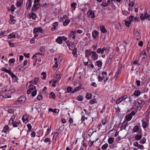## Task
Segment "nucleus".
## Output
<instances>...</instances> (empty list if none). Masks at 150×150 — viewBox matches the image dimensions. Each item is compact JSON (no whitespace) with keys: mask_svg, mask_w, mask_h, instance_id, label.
<instances>
[{"mask_svg":"<svg viewBox=\"0 0 150 150\" xmlns=\"http://www.w3.org/2000/svg\"><path fill=\"white\" fill-rule=\"evenodd\" d=\"M58 25V22H55L53 24L52 26L53 27L56 28V27Z\"/></svg>","mask_w":150,"mask_h":150,"instance_id":"69168bd1","label":"nucleus"},{"mask_svg":"<svg viewBox=\"0 0 150 150\" xmlns=\"http://www.w3.org/2000/svg\"><path fill=\"white\" fill-rule=\"evenodd\" d=\"M70 22V20L69 19H66L65 22L63 23V25L64 26H66L68 25Z\"/></svg>","mask_w":150,"mask_h":150,"instance_id":"c756f323","label":"nucleus"},{"mask_svg":"<svg viewBox=\"0 0 150 150\" xmlns=\"http://www.w3.org/2000/svg\"><path fill=\"white\" fill-rule=\"evenodd\" d=\"M146 55V53L145 52V51H144V52H142L140 54L139 57H143L142 58H144L145 57H144V56H143L145 55Z\"/></svg>","mask_w":150,"mask_h":150,"instance_id":"de8ad7c7","label":"nucleus"},{"mask_svg":"<svg viewBox=\"0 0 150 150\" xmlns=\"http://www.w3.org/2000/svg\"><path fill=\"white\" fill-rule=\"evenodd\" d=\"M9 36H11V38H16L18 36V34L16 33H13L10 34Z\"/></svg>","mask_w":150,"mask_h":150,"instance_id":"393cba45","label":"nucleus"},{"mask_svg":"<svg viewBox=\"0 0 150 150\" xmlns=\"http://www.w3.org/2000/svg\"><path fill=\"white\" fill-rule=\"evenodd\" d=\"M50 141L51 140L50 138H46L44 141V142L46 143L47 142H50L49 144H50Z\"/></svg>","mask_w":150,"mask_h":150,"instance_id":"79ce46f5","label":"nucleus"},{"mask_svg":"<svg viewBox=\"0 0 150 150\" xmlns=\"http://www.w3.org/2000/svg\"><path fill=\"white\" fill-rule=\"evenodd\" d=\"M134 95L136 96H138L140 94V92L139 90H135L134 93Z\"/></svg>","mask_w":150,"mask_h":150,"instance_id":"f704fd0d","label":"nucleus"},{"mask_svg":"<svg viewBox=\"0 0 150 150\" xmlns=\"http://www.w3.org/2000/svg\"><path fill=\"white\" fill-rule=\"evenodd\" d=\"M55 78H56L57 80L59 81L61 78L60 74H57L55 76Z\"/></svg>","mask_w":150,"mask_h":150,"instance_id":"ea45409f","label":"nucleus"},{"mask_svg":"<svg viewBox=\"0 0 150 150\" xmlns=\"http://www.w3.org/2000/svg\"><path fill=\"white\" fill-rule=\"evenodd\" d=\"M107 74V73L106 71H103L101 74H100L98 77L99 81H101L103 80L104 79L105 76Z\"/></svg>","mask_w":150,"mask_h":150,"instance_id":"20e7f679","label":"nucleus"},{"mask_svg":"<svg viewBox=\"0 0 150 150\" xmlns=\"http://www.w3.org/2000/svg\"><path fill=\"white\" fill-rule=\"evenodd\" d=\"M70 37L71 38H75V35H74V31H72L70 32L69 35Z\"/></svg>","mask_w":150,"mask_h":150,"instance_id":"a19ab883","label":"nucleus"},{"mask_svg":"<svg viewBox=\"0 0 150 150\" xmlns=\"http://www.w3.org/2000/svg\"><path fill=\"white\" fill-rule=\"evenodd\" d=\"M23 4V0H19L17 1L16 6L17 7H19L21 6H22Z\"/></svg>","mask_w":150,"mask_h":150,"instance_id":"f3484780","label":"nucleus"},{"mask_svg":"<svg viewBox=\"0 0 150 150\" xmlns=\"http://www.w3.org/2000/svg\"><path fill=\"white\" fill-rule=\"evenodd\" d=\"M16 117V115L15 114L11 116V119L9 120V122L10 121H11L12 122L14 121V120L15 119V117Z\"/></svg>","mask_w":150,"mask_h":150,"instance_id":"a18cd8bd","label":"nucleus"},{"mask_svg":"<svg viewBox=\"0 0 150 150\" xmlns=\"http://www.w3.org/2000/svg\"><path fill=\"white\" fill-rule=\"evenodd\" d=\"M15 60L14 59L12 58L9 59L8 62L9 64L10 65L12 63H13L15 62Z\"/></svg>","mask_w":150,"mask_h":150,"instance_id":"c03bdc74","label":"nucleus"},{"mask_svg":"<svg viewBox=\"0 0 150 150\" xmlns=\"http://www.w3.org/2000/svg\"><path fill=\"white\" fill-rule=\"evenodd\" d=\"M108 142L109 144H112L114 142V139L112 137H109L108 139Z\"/></svg>","mask_w":150,"mask_h":150,"instance_id":"cd10ccee","label":"nucleus"},{"mask_svg":"<svg viewBox=\"0 0 150 150\" xmlns=\"http://www.w3.org/2000/svg\"><path fill=\"white\" fill-rule=\"evenodd\" d=\"M100 29L101 32H103V33H104L107 32L106 29L105 28L103 25H101L100 26Z\"/></svg>","mask_w":150,"mask_h":150,"instance_id":"412c9836","label":"nucleus"},{"mask_svg":"<svg viewBox=\"0 0 150 150\" xmlns=\"http://www.w3.org/2000/svg\"><path fill=\"white\" fill-rule=\"evenodd\" d=\"M29 90L27 91V93L28 94H29L31 93L34 90H35V87L32 84H30L29 85L28 87Z\"/></svg>","mask_w":150,"mask_h":150,"instance_id":"0eeeda50","label":"nucleus"},{"mask_svg":"<svg viewBox=\"0 0 150 150\" xmlns=\"http://www.w3.org/2000/svg\"><path fill=\"white\" fill-rule=\"evenodd\" d=\"M95 65L100 67L102 66V63L100 60L97 61L96 62Z\"/></svg>","mask_w":150,"mask_h":150,"instance_id":"aec40b11","label":"nucleus"},{"mask_svg":"<svg viewBox=\"0 0 150 150\" xmlns=\"http://www.w3.org/2000/svg\"><path fill=\"white\" fill-rule=\"evenodd\" d=\"M132 118V116L129 114H128L126 116V120L128 121H129Z\"/></svg>","mask_w":150,"mask_h":150,"instance_id":"a878e982","label":"nucleus"},{"mask_svg":"<svg viewBox=\"0 0 150 150\" xmlns=\"http://www.w3.org/2000/svg\"><path fill=\"white\" fill-rule=\"evenodd\" d=\"M76 99L79 101H82L83 100V97L81 95L78 96L77 97Z\"/></svg>","mask_w":150,"mask_h":150,"instance_id":"e433bc0d","label":"nucleus"},{"mask_svg":"<svg viewBox=\"0 0 150 150\" xmlns=\"http://www.w3.org/2000/svg\"><path fill=\"white\" fill-rule=\"evenodd\" d=\"M142 125L143 128H145L147 127V124L146 122H142Z\"/></svg>","mask_w":150,"mask_h":150,"instance_id":"680f3d73","label":"nucleus"},{"mask_svg":"<svg viewBox=\"0 0 150 150\" xmlns=\"http://www.w3.org/2000/svg\"><path fill=\"white\" fill-rule=\"evenodd\" d=\"M63 39L62 38H57L56 41V42L59 44H62L63 42V40L64 41L67 40V38H63Z\"/></svg>","mask_w":150,"mask_h":150,"instance_id":"ddd939ff","label":"nucleus"},{"mask_svg":"<svg viewBox=\"0 0 150 150\" xmlns=\"http://www.w3.org/2000/svg\"><path fill=\"white\" fill-rule=\"evenodd\" d=\"M136 66H137L139 69L140 68L141 66V65L138 64V61L137 60H135L133 62V65L131 69V71H133L134 70H135L136 69V68L134 69Z\"/></svg>","mask_w":150,"mask_h":150,"instance_id":"7ed1b4c3","label":"nucleus"},{"mask_svg":"<svg viewBox=\"0 0 150 150\" xmlns=\"http://www.w3.org/2000/svg\"><path fill=\"white\" fill-rule=\"evenodd\" d=\"M38 54H40L41 55V56H44V54L43 53H41L40 52H38L37 53H36L35 54H34L32 57V58H34L35 57H37V55H38Z\"/></svg>","mask_w":150,"mask_h":150,"instance_id":"58836bf2","label":"nucleus"},{"mask_svg":"<svg viewBox=\"0 0 150 150\" xmlns=\"http://www.w3.org/2000/svg\"><path fill=\"white\" fill-rule=\"evenodd\" d=\"M2 71L5 72H6L8 73L11 77L12 78H16V76L11 71L8 70L6 68L4 67L2 68L1 69Z\"/></svg>","mask_w":150,"mask_h":150,"instance_id":"f03ea898","label":"nucleus"},{"mask_svg":"<svg viewBox=\"0 0 150 150\" xmlns=\"http://www.w3.org/2000/svg\"><path fill=\"white\" fill-rule=\"evenodd\" d=\"M81 89V87L80 86H77L74 88L73 90L72 93H74L80 90Z\"/></svg>","mask_w":150,"mask_h":150,"instance_id":"bb28decb","label":"nucleus"},{"mask_svg":"<svg viewBox=\"0 0 150 150\" xmlns=\"http://www.w3.org/2000/svg\"><path fill=\"white\" fill-rule=\"evenodd\" d=\"M40 6V5L38 4H35L32 7V10L35 11L37 10Z\"/></svg>","mask_w":150,"mask_h":150,"instance_id":"9d476101","label":"nucleus"},{"mask_svg":"<svg viewBox=\"0 0 150 150\" xmlns=\"http://www.w3.org/2000/svg\"><path fill=\"white\" fill-rule=\"evenodd\" d=\"M27 125L28 128V130L30 131L31 130L32 128L31 125L30 124H28Z\"/></svg>","mask_w":150,"mask_h":150,"instance_id":"338daca9","label":"nucleus"},{"mask_svg":"<svg viewBox=\"0 0 150 150\" xmlns=\"http://www.w3.org/2000/svg\"><path fill=\"white\" fill-rule=\"evenodd\" d=\"M30 17H31L33 19H35L37 17L36 14L35 13H32L29 15Z\"/></svg>","mask_w":150,"mask_h":150,"instance_id":"7c9ffc66","label":"nucleus"},{"mask_svg":"<svg viewBox=\"0 0 150 150\" xmlns=\"http://www.w3.org/2000/svg\"><path fill=\"white\" fill-rule=\"evenodd\" d=\"M88 15L89 17L91 18H94L95 17V15L94 12L91 10H89L88 12Z\"/></svg>","mask_w":150,"mask_h":150,"instance_id":"9b49d317","label":"nucleus"},{"mask_svg":"<svg viewBox=\"0 0 150 150\" xmlns=\"http://www.w3.org/2000/svg\"><path fill=\"white\" fill-rule=\"evenodd\" d=\"M16 20H14L13 17H11L9 21V23L11 24H14L16 23Z\"/></svg>","mask_w":150,"mask_h":150,"instance_id":"6ab92c4d","label":"nucleus"},{"mask_svg":"<svg viewBox=\"0 0 150 150\" xmlns=\"http://www.w3.org/2000/svg\"><path fill=\"white\" fill-rule=\"evenodd\" d=\"M94 143V142L92 141L91 140L89 141L88 143V144L89 145V147H90Z\"/></svg>","mask_w":150,"mask_h":150,"instance_id":"49530a36","label":"nucleus"},{"mask_svg":"<svg viewBox=\"0 0 150 150\" xmlns=\"http://www.w3.org/2000/svg\"><path fill=\"white\" fill-rule=\"evenodd\" d=\"M72 90V88L71 87L69 86L68 87L67 89V92L68 93H70L71 92Z\"/></svg>","mask_w":150,"mask_h":150,"instance_id":"e2e57ef3","label":"nucleus"},{"mask_svg":"<svg viewBox=\"0 0 150 150\" xmlns=\"http://www.w3.org/2000/svg\"><path fill=\"white\" fill-rule=\"evenodd\" d=\"M43 31V30L41 27L36 28L33 30V33L35 37H38L39 34L42 33Z\"/></svg>","mask_w":150,"mask_h":150,"instance_id":"f257e3e1","label":"nucleus"},{"mask_svg":"<svg viewBox=\"0 0 150 150\" xmlns=\"http://www.w3.org/2000/svg\"><path fill=\"white\" fill-rule=\"evenodd\" d=\"M108 144L107 143H105L102 146V149H105L108 147Z\"/></svg>","mask_w":150,"mask_h":150,"instance_id":"4c0bfd02","label":"nucleus"},{"mask_svg":"<svg viewBox=\"0 0 150 150\" xmlns=\"http://www.w3.org/2000/svg\"><path fill=\"white\" fill-rule=\"evenodd\" d=\"M37 93V91L36 90H34L32 93V96L34 97L35 96Z\"/></svg>","mask_w":150,"mask_h":150,"instance_id":"bf43d9fd","label":"nucleus"},{"mask_svg":"<svg viewBox=\"0 0 150 150\" xmlns=\"http://www.w3.org/2000/svg\"><path fill=\"white\" fill-rule=\"evenodd\" d=\"M142 137V135L139 134H137L135 136V139L137 140H139L140 139H141Z\"/></svg>","mask_w":150,"mask_h":150,"instance_id":"b1692460","label":"nucleus"},{"mask_svg":"<svg viewBox=\"0 0 150 150\" xmlns=\"http://www.w3.org/2000/svg\"><path fill=\"white\" fill-rule=\"evenodd\" d=\"M120 72V69H118L117 70V72H116L115 73V77H117V76L119 74V73Z\"/></svg>","mask_w":150,"mask_h":150,"instance_id":"774afa93","label":"nucleus"},{"mask_svg":"<svg viewBox=\"0 0 150 150\" xmlns=\"http://www.w3.org/2000/svg\"><path fill=\"white\" fill-rule=\"evenodd\" d=\"M140 17L142 20H144L146 18L145 13L144 14L142 13L140 15Z\"/></svg>","mask_w":150,"mask_h":150,"instance_id":"c9c22d12","label":"nucleus"},{"mask_svg":"<svg viewBox=\"0 0 150 150\" xmlns=\"http://www.w3.org/2000/svg\"><path fill=\"white\" fill-rule=\"evenodd\" d=\"M113 0H108L107 2L104 3H102L101 4V5L104 7L110 5V4L112 3Z\"/></svg>","mask_w":150,"mask_h":150,"instance_id":"6e6552de","label":"nucleus"},{"mask_svg":"<svg viewBox=\"0 0 150 150\" xmlns=\"http://www.w3.org/2000/svg\"><path fill=\"white\" fill-rule=\"evenodd\" d=\"M123 100V99L122 97H120L116 101V103L117 104H119Z\"/></svg>","mask_w":150,"mask_h":150,"instance_id":"72a5a7b5","label":"nucleus"},{"mask_svg":"<svg viewBox=\"0 0 150 150\" xmlns=\"http://www.w3.org/2000/svg\"><path fill=\"white\" fill-rule=\"evenodd\" d=\"M91 57L93 60H96L98 59V55L94 51H92Z\"/></svg>","mask_w":150,"mask_h":150,"instance_id":"39448f33","label":"nucleus"},{"mask_svg":"<svg viewBox=\"0 0 150 150\" xmlns=\"http://www.w3.org/2000/svg\"><path fill=\"white\" fill-rule=\"evenodd\" d=\"M92 94L90 93H87L86 94V98L88 100H89L91 98Z\"/></svg>","mask_w":150,"mask_h":150,"instance_id":"c85d7f7f","label":"nucleus"},{"mask_svg":"<svg viewBox=\"0 0 150 150\" xmlns=\"http://www.w3.org/2000/svg\"><path fill=\"white\" fill-rule=\"evenodd\" d=\"M77 5V4L76 3H73L71 4V6L74 8V10H75L76 7L75 6Z\"/></svg>","mask_w":150,"mask_h":150,"instance_id":"603ef678","label":"nucleus"},{"mask_svg":"<svg viewBox=\"0 0 150 150\" xmlns=\"http://www.w3.org/2000/svg\"><path fill=\"white\" fill-rule=\"evenodd\" d=\"M146 141V139L145 137H143L140 142V143L144 144L145 143Z\"/></svg>","mask_w":150,"mask_h":150,"instance_id":"37998d69","label":"nucleus"},{"mask_svg":"<svg viewBox=\"0 0 150 150\" xmlns=\"http://www.w3.org/2000/svg\"><path fill=\"white\" fill-rule=\"evenodd\" d=\"M113 55L112 53H110L109 55V59L108 60V63H111V61L113 58Z\"/></svg>","mask_w":150,"mask_h":150,"instance_id":"4be33fe9","label":"nucleus"},{"mask_svg":"<svg viewBox=\"0 0 150 150\" xmlns=\"http://www.w3.org/2000/svg\"><path fill=\"white\" fill-rule=\"evenodd\" d=\"M134 37H139V32L136 30H135L134 31Z\"/></svg>","mask_w":150,"mask_h":150,"instance_id":"2f4dec72","label":"nucleus"},{"mask_svg":"<svg viewBox=\"0 0 150 150\" xmlns=\"http://www.w3.org/2000/svg\"><path fill=\"white\" fill-rule=\"evenodd\" d=\"M40 50L41 52H44L45 51V47H41L40 48Z\"/></svg>","mask_w":150,"mask_h":150,"instance_id":"3c124183","label":"nucleus"},{"mask_svg":"<svg viewBox=\"0 0 150 150\" xmlns=\"http://www.w3.org/2000/svg\"><path fill=\"white\" fill-rule=\"evenodd\" d=\"M125 25L127 27H129L130 26V25L131 24V23L130 22H129L128 21H126V20H125Z\"/></svg>","mask_w":150,"mask_h":150,"instance_id":"13d9d810","label":"nucleus"},{"mask_svg":"<svg viewBox=\"0 0 150 150\" xmlns=\"http://www.w3.org/2000/svg\"><path fill=\"white\" fill-rule=\"evenodd\" d=\"M132 131L134 132H138V133H139L140 132L139 131V127L137 125L135 126L133 128Z\"/></svg>","mask_w":150,"mask_h":150,"instance_id":"2eb2a0df","label":"nucleus"},{"mask_svg":"<svg viewBox=\"0 0 150 150\" xmlns=\"http://www.w3.org/2000/svg\"><path fill=\"white\" fill-rule=\"evenodd\" d=\"M32 0H28V2L26 4V8L28 10L30 9V7L32 6Z\"/></svg>","mask_w":150,"mask_h":150,"instance_id":"f8f14e48","label":"nucleus"},{"mask_svg":"<svg viewBox=\"0 0 150 150\" xmlns=\"http://www.w3.org/2000/svg\"><path fill=\"white\" fill-rule=\"evenodd\" d=\"M10 129V127L7 125H5L4 127L2 132H4L5 133H6L9 131Z\"/></svg>","mask_w":150,"mask_h":150,"instance_id":"4468645a","label":"nucleus"},{"mask_svg":"<svg viewBox=\"0 0 150 150\" xmlns=\"http://www.w3.org/2000/svg\"><path fill=\"white\" fill-rule=\"evenodd\" d=\"M51 128V127H48L47 129V133H46L45 134V136H47L50 133V129Z\"/></svg>","mask_w":150,"mask_h":150,"instance_id":"864d4df0","label":"nucleus"},{"mask_svg":"<svg viewBox=\"0 0 150 150\" xmlns=\"http://www.w3.org/2000/svg\"><path fill=\"white\" fill-rule=\"evenodd\" d=\"M26 98L25 97L23 96H20L18 98L17 101L20 103H24L26 100Z\"/></svg>","mask_w":150,"mask_h":150,"instance_id":"423d86ee","label":"nucleus"},{"mask_svg":"<svg viewBox=\"0 0 150 150\" xmlns=\"http://www.w3.org/2000/svg\"><path fill=\"white\" fill-rule=\"evenodd\" d=\"M106 48L105 47H103L102 49H101V54H103L104 53V51H105V52H106Z\"/></svg>","mask_w":150,"mask_h":150,"instance_id":"0e129e2a","label":"nucleus"},{"mask_svg":"<svg viewBox=\"0 0 150 150\" xmlns=\"http://www.w3.org/2000/svg\"><path fill=\"white\" fill-rule=\"evenodd\" d=\"M16 8L13 5H12L11 6V11L13 12L15 11Z\"/></svg>","mask_w":150,"mask_h":150,"instance_id":"8fccbe9b","label":"nucleus"},{"mask_svg":"<svg viewBox=\"0 0 150 150\" xmlns=\"http://www.w3.org/2000/svg\"><path fill=\"white\" fill-rule=\"evenodd\" d=\"M145 15H146V20H150V16L149 15L147 14L146 13H145Z\"/></svg>","mask_w":150,"mask_h":150,"instance_id":"09e8293b","label":"nucleus"},{"mask_svg":"<svg viewBox=\"0 0 150 150\" xmlns=\"http://www.w3.org/2000/svg\"><path fill=\"white\" fill-rule=\"evenodd\" d=\"M39 80V78H35L33 80L30 81L29 83L30 84H36Z\"/></svg>","mask_w":150,"mask_h":150,"instance_id":"1a4fd4ad","label":"nucleus"},{"mask_svg":"<svg viewBox=\"0 0 150 150\" xmlns=\"http://www.w3.org/2000/svg\"><path fill=\"white\" fill-rule=\"evenodd\" d=\"M58 66V64L56 62L54 65L53 67V69L54 70H55Z\"/></svg>","mask_w":150,"mask_h":150,"instance_id":"052dcab7","label":"nucleus"},{"mask_svg":"<svg viewBox=\"0 0 150 150\" xmlns=\"http://www.w3.org/2000/svg\"><path fill=\"white\" fill-rule=\"evenodd\" d=\"M98 33L97 31H94L92 33L93 38H96L98 35Z\"/></svg>","mask_w":150,"mask_h":150,"instance_id":"473e14b6","label":"nucleus"},{"mask_svg":"<svg viewBox=\"0 0 150 150\" xmlns=\"http://www.w3.org/2000/svg\"><path fill=\"white\" fill-rule=\"evenodd\" d=\"M115 132L116 130L115 129H112L109 131L108 134L110 137H114L115 133Z\"/></svg>","mask_w":150,"mask_h":150,"instance_id":"a211bd4d","label":"nucleus"},{"mask_svg":"<svg viewBox=\"0 0 150 150\" xmlns=\"http://www.w3.org/2000/svg\"><path fill=\"white\" fill-rule=\"evenodd\" d=\"M46 74L45 72H42L41 73V75H43V77L42 78V79H45L46 78Z\"/></svg>","mask_w":150,"mask_h":150,"instance_id":"4d7b16f0","label":"nucleus"},{"mask_svg":"<svg viewBox=\"0 0 150 150\" xmlns=\"http://www.w3.org/2000/svg\"><path fill=\"white\" fill-rule=\"evenodd\" d=\"M92 51H90L88 50H86L85 51V56L88 57L89 56H91Z\"/></svg>","mask_w":150,"mask_h":150,"instance_id":"dca6fc26","label":"nucleus"},{"mask_svg":"<svg viewBox=\"0 0 150 150\" xmlns=\"http://www.w3.org/2000/svg\"><path fill=\"white\" fill-rule=\"evenodd\" d=\"M13 126L14 127H17L20 124V123L18 122H16L15 121H13L12 122Z\"/></svg>","mask_w":150,"mask_h":150,"instance_id":"5701e85b","label":"nucleus"},{"mask_svg":"<svg viewBox=\"0 0 150 150\" xmlns=\"http://www.w3.org/2000/svg\"><path fill=\"white\" fill-rule=\"evenodd\" d=\"M50 95L51 98H52L53 99H55V95L54 93L53 92H52L50 93Z\"/></svg>","mask_w":150,"mask_h":150,"instance_id":"5fc2aeb1","label":"nucleus"},{"mask_svg":"<svg viewBox=\"0 0 150 150\" xmlns=\"http://www.w3.org/2000/svg\"><path fill=\"white\" fill-rule=\"evenodd\" d=\"M6 32H2L0 33V36H1V37H3L6 35Z\"/></svg>","mask_w":150,"mask_h":150,"instance_id":"6e6d98bb","label":"nucleus"}]
</instances>
